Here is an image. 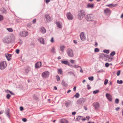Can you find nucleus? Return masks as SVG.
Segmentation results:
<instances>
[{
  "label": "nucleus",
  "mask_w": 123,
  "mask_h": 123,
  "mask_svg": "<svg viewBox=\"0 0 123 123\" xmlns=\"http://www.w3.org/2000/svg\"><path fill=\"white\" fill-rule=\"evenodd\" d=\"M86 14V13L84 11L80 10L78 12V14L77 16L78 18L80 20H81L85 16Z\"/></svg>",
  "instance_id": "1"
},
{
  "label": "nucleus",
  "mask_w": 123,
  "mask_h": 123,
  "mask_svg": "<svg viewBox=\"0 0 123 123\" xmlns=\"http://www.w3.org/2000/svg\"><path fill=\"white\" fill-rule=\"evenodd\" d=\"M7 66L6 62L5 61L1 62L0 63V69L1 70L4 69Z\"/></svg>",
  "instance_id": "2"
},
{
  "label": "nucleus",
  "mask_w": 123,
  "mask_h": 123,
  "mask_svg": "<svg viewBox=\"0 0 123 123\" xmlns=\"http://www.w3.org/2000/svg\"><path fill=\"white\" fill-rule=\"evenodd\" d=\"M67 52V54L69 56L71 57H73L74 56L73 52L72 49H68Z\"/></svg>",
  "instance_id": "3"
},
{
  "label": "nucleus",
  "mask_w": 123,
  "mask_h": 123,
  "mask_svg": "<svg viewBox=\"0 0 123 123\" xmlns=\"http://www.w3.org/2000/svg\"><path fill=\"white\" fill-rule=\"evenodd\" d=\"M49 75V73L47 71L43 72L42 74V76L43 78H47Z\"/></svg>",
  "instance_id": "4"
},
{
  "label": "nucleus",
  "mask_w": 123,
  "mask_h": 123,
  "mask_svg": "<svg viewBox=\"0 0 123 123\" xmlns=\"http://www.w3.org/2000/svg\"><path fill=\"white\" fill-rule=\"evenodd\" d=\"M11 38L10 37H6L3 40L4 43H9L11 42Z\"/></svg>",
  "instance_id": "5"
},
{
  "label": "nucleus",
  "mask_w": 123,
  "mask_h": 123,
  "mask_svg": "<svg viewBox=\"0 0 123 123\" xmlns=\"http://www.w3.org/2000/svg\"><path fill=\"white\" fill-rule=\"evenodd\" d=\"M93 17L92 14H89L87 15L85 17L86 19L89 21H92L93 19Z\"/></svg>",
  "instance_id": "6"
},
{
  "label": "nucleus",
  "mask_w": 123,
  "mask_h": 123,
  "mask_svg": "<svg viewBox=\"0 0 123 123\" xmlns=\"http://www.w3.org/2000/svg\"><path fill=\"white\" fill-rule=\"evenodd\" d=\"M86 99L83 98H80L77 100V104L78 105H81L84 103Z\"/></svg>",
  "instance_id": "7"
},
{
  "label": "nucleus",
  "mask_w": 123,
  "mask_h": 123,
  "mask_svg": "<svg viewBox=\"0 0 123 123\" xmlns=\"http://www.w3.org/2000/svg\"><path fill=\"white\" fill-rule=\"evenodd\" d=\"M28 34V32L26 31H23L20 33V36L22 37H25Z\"/></svg>",
  "instance_id": "8"
},
{
  "label": "nucleus",
  "mask_w": 123,
  "mask_h": 123,
  "mask_svg": "<svg viewBox=\"0 0 123 123\" xmlns=\"http://www.w3.org/2000/svg\"><path fill=\"white\" fill-rule=\"evenodd\" d=\"M67 16L69 20H72L74 18L73 15L70 12H69L67 13Z\"/></svg>",
  "instance_id": "9"
},
{
  "label": "nucleus",
  "mask_w": 123,
  "mask_h": 123,
  "mask_svg": "<svg viewBox=\"0 0 123 123\" xmlns=\"http://www.w3.org/2000/svg\"><path fill=\"white\" fill-rule=\"evenodd\" d=\"M92 105L95 107V109H97L100 107V104L98 102L93 103L92 104Z\"/></svg>",
  "instance_id": "10"
},
{
  "label": "nucleus",
  "mask_w": 123,
  "mask_h": 123,
  "mask_svg": "<svg viewBox=\"0 0 123 123\" xmlns=\"http://www.w3.org/2000/svg\"><path fill=\"white\" fill-rule=\"evenodd\" d=\"M80 37L81 40L84 41L86 37L85 35L84 32H82L80 33Z\"/></svg>",
  "instance_id": "11"
},
{
  "label": "nucleus",
  "mask_w": 123,
  "mask_h": 123,
  "mask_svg": "<svg viewBox=\"0 0 123 123\" xmlns=\"http://www.w3.org/2000/svg\"><path fill=\"white\" fill-rule=\"evenodd\" d=\"M45 17L46 21L47 22H50L51 21V18L49 15L46 14L45 16Z\"/></svg>",
  "instance_id": "12"
},
{
  "label": "nucleus",
  "mask_w": 123,
  "mask_h": 123,
  "mask_svg": "<svg viewBox=\"0 0 123 123\" xmlns=\"http://www.w3.org/2000/svg\"><path fill=\"white\" fill-rule=\"evenodd\" d=\"M106 96L107 98L109 101L110 102H111L112 101V97L110 94L107 93L106 94Z\"/></svg>",
  "instance_id": "13"
},
{
  "label": "nucleus",
  "mask_w": 123,
  "mask_h": 123,
  "mask_svg": "<svg viewBox=\"0 0 123 123\" xmlns=\"http://www.w3.org/2000/svg\"><path fill=\"white\" fill-rule=\"evenodd\" d=\"M104 12L106 15H110L111 13V11L109 9L107 8L104 10Z\"/></svg>",
  "instance_id": "14"
},
{
  "label": "nucleus",
  "mask_w": 123,
  "mask_h": 123,
  "mask_svg": "<svg viewBox=\"0 0 123 123\" xmlns=\"http://www.w3.org/2000/svg\"><path fill=\"white\" fill-rule=\"evenodd\" d=\"M41 62H37L35 64V67L36 68H38L41 67Z\"/></svg>",
  "instance_id": "15"
},
{
  "label": "nucleus",
  "mask_w": 123,
  "mask_h": 123,
  "mask_svg": "<svg viewBox=\"0 0 123 123\" xmlns=\"http://www.w3.org/2000/svg\"><path fill=\"white\" fill-rule=\"evenodd\" d=\"M38 41L40 43L44 44H45L44 39L42 37H39L38 39Z\"/></svg>",
  "instance_id": "16"
},
{
  "label": "nucleus",
  "mask_w": 123,
  "mask_h": 123,
  "mask_svg": "<svg viewBox=\"0 0 123 123\" xmlns=\"http://www.w3.org/2000/svg\"><path fill=\"white\" fill-rule=\"evenodd\" d=\"M72 104V102L70 101H68L65 102V105L66 107H68L70 106Z\"/></svg>",
  "instance_id": "17"
},
{
  "label": "nucleus",
  "mask_w": 123,
  "mask_h": 123,
  "mask_svg": "<svg viewBox=\"0 0 123 123\" xmlns=\"http://www.w3.org/2000/svg\"><path fill=\"white\" fill-rule=\"evenodd\" d=\"M5 56L8 61H10L11 59L10 58L11 56V55L8 54H6Z\"/></svg>",
  "instance_id": "18"
},
{
  "label": "nucleus",
  "mask_w": 123,
  "mask_h": 123,
  "mask_svg": "<svg viewBox=\"0 0 123 123\" xmlns=\"http://www.w3.org/2000/svg\"><path fill=\"white\" fill-rule=\"evenodd\" d=\"M40 31L42 33L44 34L46 32V30L44 27H42L40 29Z\"/></svg>",
  "instance_id": "19"
},
{
  "label": "nucleus",
  "mask_w": 123,
  "mask_h": 123,
  "mask_svg": "<svg viewBox=\"0 0 123 123\" xmlns=\"http://www.w3.org/2000/svg\"><path fill=\"white\" fill-rule=\"evenodd\" d=\"M10 110L8 109H7L5 111V113L6 115L9 118L10 116Z\"/></svg>",
  "instance_id": "20"
},
{
  "label": "nucleus",
  "mask_w": 123,
  "mask_h": 123,
  "mask_svg": "<svg viewBox=\"0 0 123 123\" xmlns=\"http://www.w3.org/2000/svg\"><path fill=\"white\" fill-rule=\"evenodd\" d=\"M57 27H58L61 28H62V25L61 23L57 22L56 23Z\"/></svg>",
  "instance_id": "21"
},
{
  "label": "nucleus",
  "mask_w": 123,
  "mask_h": 123,
  "mask_svg": "<svg viewBox=\"0 0 123 123\" xmlns=\"http://www.w3.org/2000/svg\"><path fill=\"white\" fill-rule=\"evenodd\" d=\"M117 4H110L108 5H106L107 6L110 7H114L117 6Z\"/></svg>",
  "instance_id": "22"
},
{
  "label": "nucleus",
  "mask_w": 123,
  "mask_h": 123,
  "mask_svg": "<svg viewBox=\"0 0 123 123\" xmlns=\"http://www.w3.org/2000/svg\"><path fill=\"white\" fill-rule=\"evenodd\" d=\"M0 11H1L3 13H7V11L4 7H2L0 9Z\"/></svg>",
  "instance_id": "23"
},
{
  "label": "nucleus",
  "mask_w": 123,
  "mask_h": 123,
  "mask_svg": "<svg viewBox=\"0 0 123 123\" xmlns=\"http://www.w3.org/2000/svg\"><path fill=\"white\" fill-rule=\"evenodd\" d=\"M94 4H91L90 3L88 4L87 6V7L88 8H92L94 6Z\"/></svg>",
  "instance_id": "24"
},
{
  "label": "nucleus",
  "mask_w": 123,
  "mask_h": 123,
  "mask_svg": "<svg viewBox=\"0 0 123 123\" xmlns=\"http://www.w3.org/2000/svg\"><path fill=\"white\" fill-rule=\"evenodd\" d=\"M65 48V46L64 45H62L60 46V50L62 52H63Z\"/></svg>",
  "instance_id": "25"
},
{
  "label": "nucleus",
  "mask_w": 123,
  "mask_h": 123,
  "mask_svg": "<svg viewBox=\"0 0 123 123\" xmlns=\"http://www.w3.org/2000/svg\"><path fill=\"white\" fill-rule=\"evenodd\" d=\"M60 123H68L67 120L64 119H62L61 120Z\"/></svg>",
  "instance_id": "26"
},
{
  "label": "nucleus",
  "mask_w": 123,
  "mask_h": 123,
  "mask_svg": "<svg viewBox=\"0 0 123 123\" xmlns=\"http://www.w3.org/2000/svg\"><path fill=\"white\" fill-rule=\"evenodd\" d=\"M31 70V68L29 67H27L25 69V72L27 73H28Z\"/></svg>",
  "instance_id": "27"
},
{
  "label": "nucleus",
  "mask_w": 123,
  "mask_h": 123,
  "mask_svg": "<svg viewBox=\"0 0 123 123\" xmlns=\"http://www.w3.org/2000/svg\"><path fill=\"white\" fill-rule=\"evenodd\" d=\"M62 84L63 86L65 87L67 86H68L67 84L65 82L64 80H62Z\"/></svg>",
  "instance_id": "28"
},
{
  "label": "nucleus",
  "mask_w": 123,
  "mask_h": 123,
  "mask_svg": "<svg viewBox=\"0 0 123 123\" xmlns=\"http://www.w3.org/2000/svg\"><path fill=\"white\" fill-rule=\"evenodd\" d=\"M58 72L59 74H62V69L61 68L58 69Z\"/></svg>",
  "instance_id": "29"
},
{
  "label": "nucleus",
  "mask_w": 123,
  "mask_h": 123,
  "mask_svg": "<svg viewBox=\"0 0 123 123\" xmlns=\"http://www.w3.org/2000/svg\"><path fill=\"white\" fill-rule=\"evenodd\" d=\"M104 54L103 53L100 54H99V58L103 59L104 58Z\"/></svg>",
  "instance_id": "30"
},
{
  "label": "nucleus",
  "mask_w": 123,
  "mask_h": 123,
  "mask_svg": "<svg viewBox=\"0 0 123 123\" xmlns=\"http://www.w3.org/2000/svg\"><path fill=\"white\" fill-rule=\"evenodd\" d=\"M80 96V94L78 93H77L74 96V97L76 98H78Z\"/></svg>",
  "instance_id": "31"
},
{
  "label": "nucleus",
  "mask_w": 123,
  "mask_h": 123,
  "mask_svg": "<svg viewBox=\"0 0 123 123\" xmlns=\"http://www.w3.org/2000/svg\"><path fill=\"white\" fill-rule=\"evenodd\" d=\"M82 116H78L76 118L77 120L79 121L80 120H81V117Z\"/></svg>",
  "instance_id": "32"
},
{
  "label": "nucleus",
  "mask_w": 123,
  "mask_h": 123,
  "mask_svg": "<svg viewBox=\"0 0 123 123\" xmlns=\"http://www.w3.org/2000/svg\"><path fill=\"white\" fill-rule=\"evenodd\" d=\"M61 63L62 64L67 65L68 63V62L67 61H62Z\"/></svg>",
  "instance_id": "33"
},
{
  "label": "nucleus",
  "mask_w": 123,
  "mask_h": 123,
  "mask_svg": "<svg viewBox=\"0 0 123 123\" xmlns=\"http://www.w3.org/2000/svg\"><path fill=\"white\" fill-rule=\"evenodd\" d=\"M107 60L108 61L111 62L112 61V58L111 57L109 56V57H108L107 58Z\"/></svg>",
  "instance_id": "34"
},
{
  "label": "nucleus",
  "mask_w": 123,
  "mask_h": 123,
  "mask_svg": "<svg viewBox=\"0 0 123 123\" xmlns=\"http://www.w3.org/2000/svg\"><path fill=\"white\" fill-rule=\"evenodd\" d=\"M67 74L70 75H71L72 74L74 76H75V74L72 71L68 72V73Z\"/></svg>",
  "instance_id": "35"
},
{
  "label": "nucleus",
  "mask_w": 123,
  "mask_h": 123,
  "mask_svg": "<svg viewBox=\"0 0 123 123\" xmlns=\"http://www.w3.org/2000/svg\"><path fill=\"white\" fill-rule=\"evenodd\" d=\"M51 52L54 53H55V48L54 47H52L51 50Z\"/></svg>",
  "instance_id": "36"
},
{
  "label": "nucleus",
  "mask_w": 123,
  "mask_h": 123,
  "mask_svg": "<svg viewBox=\"0 0 123 123\" xmlns=\"http://www.w3.org/2000/svg\"><path fill=\"white\" fill-rule=\"evenodd\" d=\"M6 29L8 31L10 32H12L13 31V30L11 28H7Z\"/></svg>",
  "instance_id": "37"
},
{
  "label": "nucleus",
  "mask_w": 123,
  "mask_h": 123,
  "mask_svg": "<svg viewBox=\"0 0 123 123\" xmlns=\"http://www.w3.org/2000/svg\"><path fill=\"white\" fill-rule=\"evenodd\" d=\"M103 51L104 53L107 54H108L109 53V50H104Z\"/></svg>",
  "instance_id": "38"
},
{
  "label": "nucleus",
  "mask_w": 123,
  "mask_h": 123,
  "mask_svg": "<svg viewBox=\"0 0 123 123\" xmlns=\"http://www.w3.org/2000/svg\"><path fill=\"white\" fill-rule=\"evenodd\" d=\"M123 82V81L122 80H117V83L119 84H122V83Z\"/></svg>",
  "instance_id": "39"
},
{
  "label": "nucleus",
  "mask_w": 123,
  "mask_h": 123,
  "mask_svg": "<svg viewBox=\"0 0 123 123\" xmlns=\"http://www.w3.org/2000/svg\"><path fill=\"white\" fill-rule=\"evenodd\" d=\"M4 19L3 16V15H0V21H1Z\"/></svg>",
  "instance_id": "40"
},
{
  "label": "nucleus",
  "mask_w": 123,
  "mask_h": 123,
  "mask_svg": "<svg viewBox=\"0 0 123 123\" xmlns=\"http://www.w3.org/2000/svg\"><path fill=\"white\" fill-rule=\"evenodd\" d=\"M56 78L58 81H60V77L58 75H57L56 76Z\"/></svg>",
  "instance_id": "41"
},
{
  "label": "nucleus",
  "mask_w": 123,
  "mask_h": 123,
  "mask_svg": "<svg viewBox=\"0 0 123 123\" xmlns=\"http://www.w3.org/2000/svg\"><path fill=\"white\" fill-rule=\"evenodd\" d=\"M99 91L98 90H96L94 91L93 92V93L94 94H96L98 92H99Z\"/></svg>",
  "instance_id": "42"
},
{
  "label": "nucleus",
  "mask_w": 123,
  "mask_h": 123,
  "mask_svg": "<svg viewBox=\"0 0 123 123\" xmlns=\"http://www.w3.org/2000/svg\"><path fill=\"white\" fill-rule=\"evenodd\" d=\"M115 54V51H113L110 54V55L112 56H113Z\"/></svg>",
  "instance_id": "43"
},
{
  "label": "nucleus",
  "mask_w": 123,
  "mask_h": 123,
  "mask_svg": "<svg viewBox=\"0 0 123 123\" xmlns=\"http://www.w3.org/2000/svg\"><path fill=\"white\" fill-rule=\"evenodd\" d=\"M88 79L90 80H93V76L89 77H88Z\"/></svg>",
  "instance_id": "44"
},
{
  "label": "nucleus",
  "mask_w": 123,
  "mask_h": 123,
  "mask_svg": "<svg viewBox=\"0 0 123 123\" xmlns=\"http://www.w3.org/2000/svg\"><path fill=\"white\" fill-rule=\"evenodd\" d=\"M99 49L98 48H96L94 50V52H97L99 51Z\"/></svg>",
  "instance_id": "45"
},
{
  "label": "nucleus",
  "mask_w": 123,
  "mask_h": 123,
  "mask_svg": "<svg viewBox=\"0 0 123 123\" xmlns=\"http://www.w3.org/2000/svg\"><path fill=\"white\" fill-rule=\"evenodd\" d=\"M31 25L32 24L31 23H29L27 24V26L28 27H30Z\"/></svg>",
  "instance_id": "46"
},
{
  "label": "nucleus",
  "mask_w": 123,
  "mask_h": 123,
  "mask_svg": "<svg viewBox=\"0 0 123 123\" xmlns=\"http://www.w3.org/2000/svg\"><path fill=\"white\" fill-rule=\"evenodd\" d=\"M108 82V80L107 79H105V81H104V84L105 85H106L107 84Z\"/></svg>",
  "instance_id": "47"
},
{
  "label": "nucleus",
  "mask_w": 123,
  "mask_h": 123,
  "mask_svg": "<svg viewBox=\"0 0 123 123\" xmlns=\"http://www.w3.org/2000/svg\"><path fill=\"white\" fill-rule=\"evenodd\" d=\"M11 95L10 94H8L7 95L6 97L7 99H9Z\"/></svg>",
  "instance_id": "48"
},
{
  "label": "nucleus",
  "mask_w": 123,
  "mask_h": 123,
  "mask_svg": "<svg viewBox=\"0 0 123 123\" xmlns=\"http://www.w3.org/2000/svg\"><path fill=\"white\" fill-rule=\"evenodd\" d=\"M73 67L74 68H77L78 67H80V68H81V67L79 66H77L76 65H75L74 66H73Z\"/></svg>",
  "instance_id": "49"
},
{
  "label": "nucleus",
  "mask_w": 123,
  "mask_h": 123,
  "mask_svg": "<svg viewBox=\"0 0 123 123\" xmlns=\"http://www.w3.org/2000/svg\"><path fill=\"white\" fill-rule=\"evenodd\" d=\"M119 100L118 99H116L115 100V102L116 104H118L119 103Z\"/></svg>",
  "instance_id": "50"
},
{
  "label": "nucleus",
  "mask_w": 123,
  "mask_h": 123,
  "mask_svg": "<svg viewBox=\"0 0 123 123\" xmlns=\"http://www.w3.org/2000/svg\"><path fill=\"white\" fill-rule=\"evenodd\" d=\"M104 57H106L107 58L108 57H109V56H110L109 55H107L105 54H104Z\"/></svg>",
  "instance_id": "51"
},
{
  "label": "nucleus",
  "mask_w": 123,
  "mask_h": 123,
  "mask_svg": "<svg viewBox=\"0 0 123 123\" xmlns=\"http://www.w3.org/2000/svg\"><path fill=\"white\" fill-rule=\"evenodd\" d=\"M109 65V63H106L105 64V66L106 67H108Z\"/></svg>",
  "instance_id": "52"
},
{
  "label": "nucleus",
  "mask_w": 123,
  "mask_h": 123,
  "mask_svg": "<svg viewBox=\"0 0 123 123\" xmlns=\"http://www.w3.org/2000/svg\"><path fill=\"white\" fill-rule=\"evenodd\" d=\"M120 70L118 71L117 73V75L118 76H119L120 74Z\"/></svg>",
  "instance_id": "53"
},
{
  "label": "nucleus",
  "mask_w": 123,
  "mask_h": 123,
  "mask_svg": "<svg viewBox=\"0 0 123 123\" xmlns=\"http://www.w3.org/2000/svg\"><path fill=\"white\" fill-rule=\"evenodd\" d=\"M103 69H101L98 71L97 72L98 73H101L103 72Z\"/></svg>",
  "instance_id": "54"
},
{
  "label": "nucleus",
  "mask_w": 123,
  "mask_h": 123,
  "mask_svg": "<svg viewBox=\"0 0 123 123\" xmlns=\"http://www.w3.org/2000/svg\"><path fill=\"white\" fill-rule=\"evenodd\" d=\"M22 120L24 122H25L27 121V119L26 118H23L22 119Z\"/></svg>",
  "instance_id": "55"
},
{
  "label": "nucleus",
  "mask_w": 123,
  "mask_h": 123,
  "mask_svg": "<svg viewBox=\"0 0 123 123\" xmlns=\"http://www.w3.org/2000/svg\"><path fill=\"white\" fill-rule=\"evenodd\" d=\"M36 20L35 19H34L32 21V23L33 24H35L36 23Z\"/></svg>",
  "instance_id": "56"
},
{
  "label": "nucleus",
  "mask_w": 123,
  "mask_h": 123,
  "mask_svg": "<svg viewBox=\"0 0 123 123\" xmlns=\"http://www.w3.org/2000/svg\"><path fill=\"white\" fill-rule=\"evenodd\" d=\"M87 89L88 90L90 89L91 88V87L89 85H88L87 86Z\"/></svg>",
  "instance_id": "57"
},
{
  "label": "nucleus",
  "mask_w": 123,
  "mask_h": 123,
  "mask_svg": "<svg viewBox=\"0 0 123 123\" xmlns=\"http://www.w3.org/2000/svg\"><path fill=\"white\" fill-rule=\"evenodd\" d=\"M50 41L51 42L53 43L54 42V40L53 38V37H52L51 40H50Z\"/></svg>",
  "instance_id": "58"
},
{
  "label": "nucleus",
  "mask_w": 123,
  "mask_h": 123,
  "mask_svg": "<svg viewBox=\"0 0 123 123\" xmlns=\"http://www.w3.org/2000/svg\"><path fill=\"white\" fill-rule=\"evenodd\" d=\"M74 61H75L74 60H70V62L72 63H74Z\"/></svg>",
  "instance_id": "59"
},
{
  "label": "nucleus",
  "mask_w": 123,
  "mask_h": 123,
  "mask_svg": "<svg viewBox=\"0 0 123 123\" xmlns=\"http://www.w3.org/2000/svg\"><path fill=\"white\" fill-rule=\"evenodd\" d=\"M19 49H17L16 50V52L17 54H18L19 53Z\"/></svg>",
  "instance_id": "60"
},
{
  "label": "nucleus",
  "mask_w": 123,
  "mask_h": 123,
  "mask_svg": "<svg viewBox=\"0 0 123 123\" xmlns=\"http://www.w3.org/2000/svg\"><path fill=\"white\" fill-rule=\"evenodd\" d=\"M50 1V0H46V3L47 4H48Z\"/></svg>",
  "instance_id": "61"
},
{
  "label": "nucleus",
  "mask_w": 123,
  "mask_h": 123,
  "mask_svg": "<svg viewBox=\"0 0 123 123\" xmlns=\"http://www.w3.org/2000/svg\"><path fill=\"white\" fill-rule=\"evenodd\" d=\"M20 110L21 111H22L23 110V108L21 106L20 107Z\"/></svg>",
  "instance_id": "62"
},
{
  "label": "nucleus",
  "mask_w": 123,
  "mask_h": 123,
  "mask_svg": "<svg viewBox=\"0 0 123 123\" xmlns=\"http://www.w3.org/2000/svg\"><path fill=\"white\" fill-rule=\"evenodd\" d=\"M76 86H74L73 88V90L74 91H75L76 89Z\"/></svg>",
  "instance_id": "63"
},
{
  "label": "nucleus",
  "mask_w": 123,
  "mask_h": 123,
  "mask_svg": "<svg viewBox=\"0 0 123 123\" xmlns=\"http://www.w3.org/2000/svg\"><path fill=\"white\" fill-rule=\"evenodd\" d=\"M86 118H87V120H89L90 118V117L89 116H86Z\"/></svg>",
  "instance_id": "64"
}]
</instances>
